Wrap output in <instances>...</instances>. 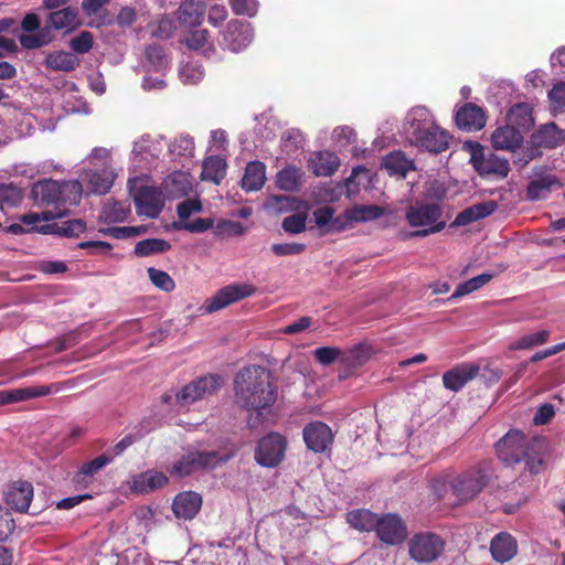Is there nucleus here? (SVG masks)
Returning a JSON list of instances; mask_svg holds the SVG:
<instances>
[{
  "label": "nucleus",
  "mask_w": 565,
  "mask_h": 565,
  "mask_svg": "<svg viewBox=\"0 0 565 565\" xmlns=\"http://www.w3.org/2000/svg\"><path fill=\"white\" fill-rule=\"evenodd\" d=\"M235 402L248 411L259 423L273 416L278 398V388L271 373L260 365H248L237 372L234 379Z\"/></svg>",
  "instance_id": "obj_1"
},
{
  "label": "nucleus",
  "mask_w": 565,
  "mask_h": 565,
  "mask_svg": "<svg viewBox=\"0 0 565 565\" xmlns=\"http://www.w3.org/2000/svg\"><path fill=\"white\" fill-rule=\"evenodd\" d=\"M499 459L508 466L525 462V468L536 475L541 471L544 458L550 451L545 437L535 436L531 439L515 428L510 429L497 444Z\"/></svg>",
  "instance_id": "obj_2"
},
{
  "label": "nucleus",
  "mask_w": 565,
  "mask_h": 565,
  "mask_svg": "<svg viewBox=\"0 0 565 565\" xmlns=\"http://www.w3.org/2000/svg\"><path fill=\"white\" fill-rule=\"evenodd\" d=\"M401 135L409 145L435 153L447 150L450 141V135L436 124L431 113L423 106L413 107L406 114Z\"/></svg>",
  "instance_id": "obj_3"
},
{
  "label": "nucleus",
  "mask_w": 565,
  "mask_h": 565,
  "mask_svg": "<svg viewBox=\"0 0 565 565\" xmlns=\"http://www.w3.org/2000/svg\"><path fill=\"white\" fill-rule=\"evenodd\" d=\"M223 385V376L207 374L189 382L175 391L164 393L161 396V401L175 412L188 411L196 402L216 394Z\"/></svg>",
  "instance_id": "obj_4"
},
{
  "label": "nucleus",
  "mask_w": 565,
  "mask_h": 565,
  "mask_svg": "<svg viewBox=\"0 0 565 565\" xmlns=\"http://www.w3.org/2000/svg\"><path fill=\"white\" fill-rule=\"evenodd\" d=\"M405 220L416 231L409 233V237H426L441 232L447 224L444 211L438 203H416L409 205L405 212Z\"/></svg>",
  "instance_id": "obj_5"
},
{
  "label": "nucleus",
  "mask_w": 565,
  "mask_h": 565,
  "mask_svg": "<svg viewBox=\"0 0 565 565\" xmlns=\"http://www.w3.org/2000/svg\"><path fill=\"white\" fill-rule=\"evenodd\" d=\"M491 477V462L481 461L452 479L450 487L460 502H467L475 499L489 484Z\"/></svg>",
  "instance_id": "obj_6"
},
{
  "label": "nucleus",
  "mask_w": 565,
  "mask_h": 565,
  "mask_svg": "<svg viewBox=\"0 0 565 565\" xmlns=\"http://www.w3.org/2000/svg\"><path fill=\"white\" fill-rule=\"evenodd\" d=\"M63 212H52L44 211L41 213H29L21 217V222L25 225L32 226V230L38 231L43 234H55L58 236L73 237L79 236L86 230V224L84 221L75 218L67 220L62 223H52L38 225L40 222H47L58 217H63Z\"/></svg>",
  "instance_id": "obj_7"
},
{
  "label": "nucleus",
  "mask_w": 565,
  "mask_h": 565,
  "mask_svg": "<svg viewBox=\"0 0 565 565\" xmlns=\"http://www.w3.org/2000/svg\"><path fill=\"white\" fill-rule=\"evenodd\" d=\"M462 148L469 153V162L480 175H493L501 179L508 177L510 163L505 158L494 153L484 156L483 147L476 141H466Z\"/></svg>",
  "instance_id": "obj_8"
},
{
  "label": "nucleus",
  "mask_w": 565,
  "mask_h": 565,
  "mask_svg": "<svg viewBox=\"0 0 565 565\" xmlns=\"http://www.w3.org/2000/svg\"><path fill=\"white\" fill-rule=\"evenodd\" d=\"M445 544V540L436 533H415L408 541V554L417 563H431L441 556Z\"/></svg>",
  "instance_id": "obj_9"
},
{
  "label": "nucleus",
  "mask_w": 565,
  "mask_h": 565,
  "mask_svg": "<svg viewBox=\"0 0 565 565\" xmlns=\"http://www.w3.org/2000/svg\"><path fill=\"white\" fill-rule=\"evenodd\" d=\"M230 458L228 455L221 457L217 451H191L173 465L171 475L186 477L201 469L214 468Z\"/></svg>",
  "instance_id": "obj_10"
},
{
  "label": "nucleus",
  "mask_w": 565,
  "mask_h": 565,
  "mask_svg": "<svg viewBox=\"0 0 565 565\" xmlns=\"http://www.w3.org/2000/svg\"><path fill=\"white\" fill-rule=\"evenodd\" d=\"M287 447L286 438L278 433H269L259 439L255 449V460L258 465L275 468L285 458Z\"/></svg>",
  "instance_id": "obj_11"
},
{
  "label": "nucleus",
  "mask_w": 565,
  "mask_h": 565,
  "mask_svg": "<svg viewBox=\"0 0 565 565\" xmlns=\"http://www.w3.org/2000/svg\"><path fill=\"white\" fill-rule=\"evenodd\" d=\"M255 292L256 287L252 284L227 285L206 301L205 311L209 313L218 311L234 302L253 296Z\"/></svg>",
  "instance_id": "obj_12"
},
{
  "label": "nucleus",
  "mask_w": 565,
  "mask_h": 565,
  "mask_svg": "<svg viewBox=\"0 0 565 565\" xmlns=\"http://www.w3.org/2000/svg\"><path fill=\"white\" fill-rule=\"evenodd\" d=\"M41 22L38 14L29 12L21 22V28L28 33L38 31L35 34L19 35L20 44L28 50L39 49L52 42L53 35L49 26L40 28Z\"/></svg>",
  "instance_id": "obj_13"
},
{
  "label": "nucleus",
  "mask_w": 565,
  "mask_h": 565,
  "mask_svg": "<svg viewBox=\"0 0 565 565\" xmlns=\"http://www.w3.org/2000/svg\"><path fill=\"white\" fill-rule=\"evenodd\" d=\"M377 537L387 545H398L407 537V526L404 520L397 514H384L377 516L374 527Z\"/></svg>",
  "instance_id": "obj_14"
},
{
  "label": "nucleus",
  "mask_w": 565,
  "mask_h": 565,
  "mask_svg": "<svg viewBox=\"0 0 565 565\" xmlns=\"http://www.w3.org/2000/svg\"><path fill=\"white\" fill-rule=\"evenodd\" d=\"M254 32L249 23L231 21L222 35L221 45L237 53L246 49L253 41Z\"/></svg>",
  "instance_id": "obj_15"
},
{
  "label": "nucleus",
  "mask_w": 565,
  "mask_h": 565,
  "mask_svg": "<svg viewBox=\"0 0 565 565\" xmlns=\"http://www.w3.org/2000/svg\"><path fill=\"white\" fill-rule=\"evenodd\" d=\"M134 201L139 215L157 217L163 207V196L154 186L145 185L134 192Z\"/></svg>",
  "instance_id": "obj_16"
},
{
  "label": "nucleus",
  "mask_w": 565,
  "mask_h": 565,
  "mask_svg": "<svg viewBox=\"0 0 565 565\" xmlns=\"http://www.w3.org/2000/svg\"><path fill=\"white\" fill-rule=\"evenodd\" d=\"M202 508V497L195 491H183L172 502V511L178 519L193 520Z\"/></svg>",
  "instance_id": "obj_17"
},
{
  "label": "nucleus",
  "mask_w": 565,
  "mask_h": 565,
  "mask_svg": "<svg viewBox=\"0 0 565 565\" xmlns=\"http://www.w3.org/2000/svg\"><path fill=\"white\" fill-rule=\"evenodd\" d=\"M33 498V486L29 481L19 480L13 482L7 493L6 503L12 510L23 513L26 512Z\"/></svg>",
  "instance_id": "obj_18"
},
{
  "label": "nucleus",
  "mask_w": 565,
  "mask_h": 565,
  "mask_svg": "<svg viewBox=\"0 0 565 565\" xmlns=\"http://www.w3.org/2000/svg\"><path fill=\"white\" fill-rule=\"evenodd\" d=\"M479 366L477 364L463 363L460 364L449 371H447L443 375V384L445 388L458 392L460 391L469 381L473 380L479 372Z\"/></svg>",
  "instance_id": "obj_19"
},
{
  "label": "nucleus",
  "mask_w": 565,
  "mask_h": 565,
  "mask_svg": "<svg viewBox=\"0 0 565 565\" xmlns=\"http://www.w3.org/2000/svg\"><path fill=\"white\" fill-rule=\"evenodd\" d=\"M57 391L56 385H38L0 391V405L46 396Z\"/></svg>",
  "instance_id": "obj_20"
},
{
  "label": "nucleus",
  "mask_w": 565,
  "mask_h": 565,
  "mask_svg": "<svg viewBox=\"0 0 565 565\" xmlns=\"http://www.w3.org/2000/svg\"><path fill=\"white\" fill-rule=\"evenodd\" d=\"M82 183L85 184L87 191L96 194H105L114 183L115 173L109 168L95 169L85 171L82 175Z\"/></svg>",
  "instance_id": "obj_21"
},
{
  "label": "nucleus",
  "mask_w": 565,
  "mask_h": 565,
  "mask_svg": "<svg viewBox=\"0 0 565 565\" xmlns=\"http://www.w3.org/2000/svg\"><path fill=\"white\" fill-rule=\"evenodd\" d=\"M490 553L495 562H509L518 553V542L512 534L500 532L490 542Z\"/></svg>",
  "instance_id": "obj_22"
},
{
  "label": "nucleus",
  "mask_w": 565,
  "mask_h": 565,
  "mask_svg": "<svg viewBox=\"0 0 565 565\" xmlns=\"http://www.w3.org/2000/svg\"><path fill=\"white\" fill-rule=\"evenodd\" d=\"M523 142V135L512 125L498 127L491 135L492 147L497 150L514 151Z\"/></svg>",
  "instance_id": "obj_23"
},
{
  "label": "nucleus",
  "mask_w": 565,
  "mask_h": 565,
  "mask_svg": "<svg viewBox=\"0 0 565 565\" xmlns=\"http://www.w3.org/2000/svg\"><path fill=\"white\" fill-rule=\"evenodd\" d=\"M333 433L330 426H305L303 439L311 451L324 452L333 443Z\"/></svg>",
  "instance_id": "obj_24"
},
{
  "label": "nucleus",
  "mask_w": 565,
  "mask_h": 565,
  "mask_svg": "<svg viewBox=\"0 0 565 565\" xmlns=\"http://www.w3.org/2000/svg\"><path fill=\"white\" fill-rule=\"evenodd\" d=\"M456 124L463 130H480L486 125V115L479 106L466 104L457 110Z\"/></svg>",
  "instance_id": "obj_25"
},
{
  "label": "nucleus",
  "mask_w": 565,
  "mask_h": 565,
  "mask_svg": "<svg viewBox=\"0 0 565 565\" xmlns=\"http://www.w3.org/2000/svg\"><path fill=\"white\" fill-rule=\"evenodd\" d=\"M49 28L70 33L79 24L78 10L74 7H64L60 10L50 12L47 17Z\"/></svg>",
  "instance_id": "obj_26"
},
{
  "label": "nucleus",
  "mask_w": 565,
  "mask_h": 565,
  "mask_svg": "<svg viewBox=\"0 0 565 565\" xmlns=\"http://www.w3.org/2000/svg\"><path fill=\"white\" fill-rule=\"evenodd\" d=\"M561 183L552 173L535 174L527 185L526 198L531 201L545 199L552 190L558 189Z\"/></svg>",
  "instance_id": "obj_27"
},
{
  "label": "nucleus",
  "mask_w": 565,
  "mask_h": 565,
  "mask_svg": "<svg viewBox=\"0 0 565 565\" xmlns=\"http://www.w3.org/2000/svg\"><path fill=\"white\" fill-rule=\"evenodd\" d=\"M168 481L163 472L148 470L132 478L130 489L136 493H149L164 487Z\"/></svg>",
  "instance_id": "obj_28"
},
{
  "label": "nucleus",
  "mask_w": 565,
  "mask_h": 565,
  "mask_svg": "<svg viewBox=\"0 0 565 565\" xmlns=\"http://www.w3.org/2000/svg\"><path fill=\"white\" fill-rule=\"evenodd\" d=\"M339 166V157L327 150L315 152L309 159V168L317 177H331Z\"/></svg>",
  "instance_id": "obj_29"
},
{
  "label": "nucleus",
  "mask_w": 565,
  "mask_h": 565,
  "mask_svg": "<svg viewBox=\"0 0 565 565\" xmlns=\"http://www.w3.org/2000/svg\"><path fill=\"white\" fill-rule=\"evenodd\" d=\"M498 209L494 201H486L471 205L461 211L452 222L451 226H463L491 215Z\"/></svg>",
  "instance_id": "obj_30"
},
{
  "label": "nucleus",
  "mask_w": 565,
  "mask_h": 565,
  "mask_svg": "<svg viewBox=\"0 0 565 565\" xmlns=\"http://www.w3.org/2000/svg\"><path fill=\"white\" fill-rule=\"evenodd\" d=\"M206 11L203 0H183L179 8L178 19L181 24L195 26L201 24Z\"/></svg>",
  "instance_id": "obj_31"
},
{
  "label": "nucleus",
  "mask_w": 565,
  "mask_h": 565,
  "mask_svg": "<svg viewBox=\"0 0 565 565\" xmlns=\"http://www.w3.org/2000/svg\"><path fill=\"white\" fill-rule=\"evenodd\" d=\"M266 181V167L259 161L249 162L242 179V188L247 192L258 191Z\"/></svg>",
  "instance_id": "obj_32"
},
{
  "label": "nucleus",
  "mask_w": 565,
  "mask_h": 565,
  "mask_svg": "<svg viewBox=\"0 0 565 565\" xmlns=\"http://www.w3.org/2000/svg\"><path fill=\"white\" fill-rule=\"evenodd\" d=\"M35 200L47 204H60V182L51 179L36 182L32 188Z\"/></svg>",
  "instance_id": "obj_33"
},
{
  "label": "nucleus",
  "mask_w": 565,
  "mask_h": 565,
  "mask_svg": "<svg viewBox=\"0 0 565 565\" xmlns=\"http://www.w3.org/2000/svg\"><path fill=\"white\" fill-rule=\"evenodd\" d=\"M316 225L324 230L326 233L338 232L345 227L343 215L334 217V209L330 206H322L313 212Z\"/></svg>",
  "instance_id": "obj_34"
},
{
  "label": "nucleus",
  "mask_w": 565,
  "mask_h": 565,
  "mask_svg": "<svg viewBox=\"0 0 565 565\" xmlns=\"http://www.w3.org/2000/svg\"><path fill=\"white\" fill-rule=\"evenodd\" d=\"M164 189L169 196L179 198L186 195L192 190V181L189 173L175 171L164 181Z\"/></svg>",
  "instance_id": "obj_35"
},
{
  "label": "nucleus",
  "mask_w": 565,
  "mask_h": 565,
  "mask_svg": "<svg viewBox=\"0 0 565 565\" xmlns=\"http://www.w3.org/2000/svg\"><path fill=\"white\" fill-rule=\"evenodd\" d=\"M385 214V210L377 205H355L345 210L343 218L345 225L352 222H367L376 220Z\"/></svg>",
  "instance_id": "obj_36"
},
{
  "label": "nucleus",
  "mask_w": 565,
  "mask_h": 565,
  "mask_svg": "<svg viewBox=\"0 0 565 565\" xmlns=\"http://www.w3.org/2000/svg\"><path fill=\"white\" fill-rule=\"evenodd\" d=\"M382 167L387 170L390 174L404 178L408 171L414 169V162L402 151H393L384 157Z\"/></svg>",
  "instance_id": "obj_37"
},
{
  "label": "nucleus",
  "mask_w": 565,
  "mask_h": 565,
  "mask_svg": "<svg viewBox=\"0 0 565 565\" xmlns=\"http://www.w3.org/2000/svg\"><path fill=\"white\" fill-rule=\"evenodd\" d=\"M533 139L539 147L555 148L564 140V134L554 122H551L542 126L534 134Z\"/></svg>",
  "instance_id": "obj_38"
},
{
  "label": "nucleus",
  "mask_w": 565,
  "mask_h": 565,
  "mask_svg": "<svg viewBox=\"0 0 565 565\" xmlns=\"http://www.w3.org/2000/svg\"><path fill=\"white\" fill-rule=\"evenodd\" d=\"M345 519L351 527L360 532H371L376 526L377 514L366 509H358L349 511Z\"/></svg>",
  "instance_id": "obj_39"
},
{
  "label": "nucleus",
  "mask_w": 565,
  "mask_h": 565,
  "mask_svg": "<svg viewBox=\"0 0 565 565\" xmlns=\"http://www.w3.org/2000/svg\"><path fill=\"white\" fill-rule=\"evenodd\" d=\"M113 459L114 456L108 454H102L98 457L94 458L93 460L85 462L75 475V481L77 483L87 484L90 481V479L105 466L110 463Z\"/></svg>",
  "instance_id": "obj_40"
},
{
  "label": "nucleus",
  "mask_w": 565,
  "mask_h": 565,
  "mask_svg": "<svg viewBox=\"0 0 565 565\" xmlns=\"http://www.w3.org/2000/svg\"><path fill=\"white\" fill-rule=\"evenodd\" d=\"M163 149L162 139H151L150 136L145 135L135 141L132 148L134 158L140 157L147 160L148 156L151 158L158 157Z\"/></svg>",
  "instance_id": "obj_41"
},
{
  "label": "nucleus",
  "mask_w": 565,
  "mask_h": 565,
  "mask_svg": "<svg viewBox=\"0 0 565 565\" xmlns=\"http://www.w3.org/2000/svg\"><path fill=\"white\" fill-rule=\"evenodd\" d=\"M225 174V160L216 156L209 157L204 160L201 172L202 180L212 181L215 184H220Z\"/></svg>",
  "instance_id": "obj_42"
},
{
  "label": "nucleus",
  "mask_w": 565,
  "mask_h": 565,
  "mask_svg": "<svg viewBox=\"0 0 565 565\" xmlns=\"http://www.w3.org/2000/svg\"><path fill=\"white\" fill-rule=\"evenodd\" d=\"M303 172L301 169L289 166L277 173V186L285 191H296L302 183Z\"/></svg>",
  "instance_id": "obj_43"
},
{
  "label": "nucleus",
  "mask_w": 565,
  "mask_h": 565,
  "mask_svg": "<svg viewBox=\"0 0 565 565\" xmlns=\"http://www.w3.org/2000/svg\"><path fill=\"white\" fill-rule=\"evenodd\" d=\"M508 120L509 125L530 129L534 124L531 106L527 103L515 104L509 110Z\"/></svg>",
  "instance_id": "obj_44"
},
{
  "label": "nucleus",
  "mask_w": 565,
  "mask_h": 565,
  "mask_svg": "<svg viewBox=\"0 0 565 565\" xmlns=\"http://www.w3.org/2000/svg\"><path fill=\"white\" fill-rule=\"evenodd\" d=\"M45 64L49 68L54 71H73L78 61L74 54L65 51H57L49 54L45 58Z\"/></svg>",
  "instance_id": "obj_45"
},
{
  "label": "nucleus",
  "mask_w": 565,
  "mask_h": 565,
  "mask_svg": "<svg viewBox=\"0 0 565 565\" xmlns=\"http://www.w3.org/2000/svg\"><path fill=\"white\" fill-rule=\"evenodd\" d=\"M60 204L76 205L82 196L84 185L81 181L71 180L60 182Z\"/></svg>",
  "instance_id": "obj_46"
},
{
  "label": "nucleus",
  "mask_w": 565,
  "mask_h": 565,
  "mask_svg": "<svg viewBox=\"0 0 565 565\" xmlns=\"http://www.w3.org/2000/svg\"><path fill=\"white\" fill-rule=\"evenodd\" d=\"M170 243L161 238H147L140 241L135 246V254L140 257H146L154 254H160L169 250Z\"/></svg>",
  "instance_id": "obj_47"
},
{
  "label": "nucleus",
  "mask_w": 565,
  "mask_h": 565,
  "mask_svg": "<svg viewBox=\"0 0 565 565\" xmlns=\"http://www.w3.org/2000/svg\"><path fill=\"white\" fill-rule=\"evenodd\" d=\"M550 337L548 330H541L534 333L526 334L513 342L510 348L511 350H524L531 349L537 345H542L547 342Z\"/></svg>",
  "instance_id": "obj_48"
},
{
  "label": "nucleus",
  "mask_w": 565,
  "mask_h": 565,
  "mask_svg": "<svg viewBox=\"0 0 565 565\" xmlns=\"http://www.w3.org/2000/svg\"><path fill=\"white\" fill-rule=\"evenodd\" d=\"M491 278H492V274L484 273V274L478 275L465 282L459 284L457 286L455 292L452 294V298H459V297L466 296L475 290H478L479 288H481L482 286L488 284L491 280Z\"/></svg>",
  "instance_id": "obj_49"
},
{
  "label": "nucleus",
  "mask_w": 565,
  "mask_h": 565,
  "mask_svg": "<svg viewBox=\"0 0 565 565\" xmlns=\"http://www.w3.org/2000/svg\"><path fill=\"white\" fill-rule=\"evenodd\" d=\"M169 151L175 158L192 157L194 153V141L189 136H181L170 143Z\"/></svg>",
  "instance_id": "obj_50"
},
{
  "label": "nucleus",
  "mask_w": 565,
  "mask_h": 565,
  "mask_svg": "<svg viewBox=\"0 0 565 565\" xmlns=\"http://www.w3.org/2000/svg\"><path fill=\"white\" fill-rule=\"evenodd\" d=\"M307 213L300 212L291 214L284 218L281 227L289 234H299L306 230Z\"/></svg>",
  "instance_id": "obj_51"
},
{
  "label": "nucleus",
  "mask_w": 565,
  "mask_h": 565,
  "mask_svg": "<svg viewBox=\"0 0 565 565\" xmlns=\"http://www.w3.org/2000/svg\"><path fill=\"white\" fill-rule=\"evenodd\" d=\"M148 275L151 282L163 291H171L175 287L174 280L163 270L150 267L148 268Z\"/></svg>",
  "instance_id": "obj_52"
},
{
  "label": "nucleus",
  "mask_w": 565,
  "mask_h": 565,
  "mask_svg": "<svg viewBox=\"0 0 565 565\" xmlns=\"http://www.w3.org/2000/svg\"><path fill=\"white\" fill-rule=\"evenodd\" d=\"M94 44L93 34L88 31H82L77 36L70 41V47L77 54L88 53Z\"/></svg>",
  "instance_id": "obj_53"
},
{
  "label": "nucleus",
  "mask_w": 565,
  "mask_h": 565,
  "mask_svg": "<svg viewBox=\"0 0 565 565\" xmlns=\"http://www.w3.org/2000/svg\"><path fill=\"white\" fill-rule=\"evenodd\" d=\"M203 75L202 67L195 63H186L180 68V78L184 84H196Z\"/></svg>",
  "instance_id": "obj_54"
},
{
  "label": "nucleus",
  "mask_w": 565,
  "mask_h": 565,
  "mask_svg": "<svg viewBox=\"0 0 565 565\" xmlns=\"http://www.w3.org/2000/svg\"><path fill=\"white\" fill-rule=\"evenodd\" d=\"M233 12L237 15L254 17L258 11L257 0H230Z\"/></svg>",
  "instance_id": "obj_55"
},
{
  "label": "nucleus",
  "mask_w": 565,
  "mask_h": 565,
  "mask_svg": "<svg viewBox=\"0 0 565 565\" xmlns=\"http://www.w3.org/2000/svg\"><path fill=\"white\" fill-rule=\"evenodd\" d=\"M313 356L322 365H329L341 356V351L334 347H321L313 351Z\"/></svg>",
  "instance_id": "obj_56"
},
{
  "label": "nucleus",
  "mask_w": 565,
  "mask_h": 565,
  "mask_svg": "<svg viewBox=\"0 0 565 565\" xmlns=\"http://www.w3.org/2000/svg\"><path fill=\"white\" fill-rule=\"evenodd\" d=\"M209 32L206 30H195L189 32L184 38V43L189 49H204L207 43Z\"/></svg>",
  "instance_id": "obj_57"
},
{
  "label": "nucleus",
  "mask_w": 565,
  "mask_h": 565,
  "mask_svg": "<svg viewBox=\"0 0 565 565\" xmlns=\"http://www.w3.org/2000/svg\"><path fill=\"white\" fill-rule=\"evenodd\" d=\"M548 98L554 110L565 109V82H559L548 92Z\"/></svg>",
  "instance_id": "obj_58"
},
{
  "label": "nucleus",
  "mask_w": 565,
  "mask_h": 565,
  "mask_svg": "<svg viewBox=\"0 0 565 565\" xmlns=\"http://www.w3.org/2000/svg\"><path fill=\"white\" fill-rule=\"evenodd\" d=\"M362 174L365 175V178H367V170L364 167L359 166L352 170L351 175L345 180L347 195L349 198L359 193L360 182H356L355 180L360 178Z\"/></svg>",
  "instance_id": "obj_59"
},
{
  "label": "nucleus",
  "mask_w": 565,
  "mask_h": 565,
  "mask_svg": "<svg viewBox=\"0 0 565 565\" xmlns=\"http://www.w3.org/2000/svg\"><path fill=\"white\" fill-rule=\"evenodd\" d=\"M202 210L201 202L196 199H190L181 202L178 205L177 212L180 220H188L191 214L198 213Z\"/></svg>",
  "instance_id": "obj_60"
},
{
  "label": "nucleus",
  "mask_w": 565,
  "mask_h": 565,
  "mask_svg": "<svg viewBox=\"0 0 565 565\" xmlns=\"http://www.w3.org/2000/svg\"><path fill=\"white\" fill-rule=\"evenodd\" d=\"M305 248L306 245L300 243L274 244L271 246V250L277 256L298 255L301 254L305 250Z\"/></svg>",
  "instance_id": "obj_61"
},
{
  "label": "nucleus",
  "mask_w": 565,
  "mask_h": 565,
  "mask_svg": "<svg viewBox=\"0 0 565 565\" xmlns=\"http://www.w3.org/2000/svg\"><path fill=\"white\" fill-rule=\"evenodd\" d=\"M14 530V521L11 514L0 507V542L6 541Z\"/></svg>",
  "instance_id": "obj_62"
},
{
  "label": "nucleus",
  "mask_w": 565,
  "mask_h": 565,
  "mask_svg": "<svg viewBox=\"0 0 565 565\" xmlns=\"http://www.w3.org/2000/svg\"><path fill=\"white\" fill-rule=\"evenodd\" d=\"M146 57L154 68H162L166 66L167 61L161 47L157 45H149L146 49Z\"/></svg>",
  "instance_id": "obj_63"
},
{
  "label": "nucleus",
  "mask_w": 565,
  "mask_h": 565,
  "mask_svg": "<svg viewBox=\"0 0 565 565\" xmlns=\"http://www.w3.org/2000/svg\"><path fill=\"white\" fill-rule=\"evenodd\" d=\"M277 212H288L297 209L298 202L286 195L273 196L269 203Z\"/></svg>",
  "instance_id": "obj_64"
}]
</instances>
